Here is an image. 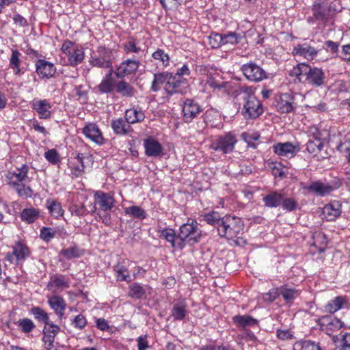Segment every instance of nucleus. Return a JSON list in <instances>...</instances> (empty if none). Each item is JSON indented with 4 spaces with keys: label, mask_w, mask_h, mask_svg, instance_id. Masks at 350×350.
<instances>
[{
    "label": "nucleus",
    "mask_w": 350,
    "mask_h": 350,
    "mask_svg": "<svg viewBox=\"0 0 350 350\" xmlns=\"http://www.w3.org/2000/svg\"><path fill=\"white\" fill-rule=\"evenodd\" d=\"M207 224L216 227L220 237L232 239L243 230L241 218L230 215L221 216L218 212L212 211L204 215Z\"/></svg>",
    "instance_id": "nucleus-1"
},
{
    "label": "nucleus",
    "mask_w": 350,
    "mask_h": 350,
    "mask_svg": "<svg viewBox=\"0 0 350 350\" xmlns=\"http://www.w3.org/2000/svg\"><path fill=\"white\" fill-rule=\"evenodd\" d=\"M292 77H296L299 82L308 83L314 87L324 84L325 72L319 68L311 66L307 64H298L290 72Z\"/></svg>",
    "instance_id": "nucleus-2"
},
{
    "label": "nucleus",
    "mask_w": 350,
    "mask_h": 350,
    "mask_svg": "<svg viewBox=\"0 0 350 350\" xmlns=\"http://www.w3.org/2000/svg\"><path fill=\"white\" fill-rule=\"evenodd\" d=\"M237 92L238 94L243 95L245 100L242 110L245 118L255 119L259 117L263 112V108L260 101L254 95L252 88L242 86Z\"/></svg>",
    "instance_id": "nucleus-3"
},
{
    "label": "nucleus",
    "mask_w": 350,
    "mask_h": 350,
    "mask_svg": "<svg viewBox=\"0 0 350 350\" xmlns=\"http://www.w3.org/2000/svg\"><path fill=\"white\" fill-rule=\"evenodd\" d=\"M179 239L183 241V248L187 243L193 245L200 241L202 232L198 227V223L192 220L191 223L183 224L179 229Z\"/></svg>",
    "instance_id": "nucleus-4"
},
{
    "label": "nucleus",
    "mask_w": 350,
    "mask_h": 350,
    "mask_svg": "<svg viewBox=\"0 0 350 350\" xmlns=\"http://www.w3.org/2000/svg\"><path fill=\"white\" fill-rule=\"evenodd\" d=\"M237 142V139L234 134L226 133L224 135L217 136L211 144L210 148L221 152L223 154H227L233 151Z\"/></svg>",
    "instance_id": "nucleus-5"
},
{
    "label": "nucleus",
    "mask_w": 350,
    "mask_h": 350,
    "mask_svg": "<svg viewBox=\"0 0 350 350\" xmlns=\"http://www.w3.org/2000/svg\"><path fill=\"white\" fill-rule=\"evenodd\" d=\"M189 87L187 79L180 77H176L173 73L169 72L167 82L164 86L167 94H184Z\"/></svg>",
    "instance_id": "nucleus-6"
},
{
    "label": "nucleus",
    "mask_w": 350,
    "mask_h": 350,
    "mask_svg": "<svg viewBox=\"0 0 350 350\" xmlns=\"http://www.w3.org/2000/svg\"><path fill=\"white\" fill-rule=\"evenodd\" d=\"M92 66L101 68H110L112 65V51L103 46H99L96 53L90 58Z\"/></svg>",
    "instance_id": "nucleus-7"
},
{
    "label": "nucleus",
    "mask_w": 350,
    "mask_h": 350,
    "mask_svg": "<svg viewBox=\"0 0 350 350\" xmlns=\"http://www.w3.org/2000/svg\"><path fill=\"white\" fill-rule=\"evenodd\" d=\"M30 255V251L28 247L22 241H17L13 246L12 253L8 252L5 255L7 260L16 265L19 262L25 260Z\"/></svg>",
    "instance_id": "nucleus-8"
},
{
    "label": "nucleus",
    "mask_w": 350,
    "mask_h": 350,
    "mask_svg": "<svg viewBox=\"0 0 350 350\" xmlns=\"http://www.w3.org/2000/svg\"><path fill=\"white\" fill-rule=\"evenodd\" d=\"M241 70L245 77L251 81L259 82L267 78V72L255 63L243 64Z\"/></svg>",
    "instance_id": "nucleus-9"
},
{
    "label": "nucleus",
    "mask_w": 350,
    "mask_h": 350,
    "mask_svg": "<svg viewBox=\"0 0 350 350\" xmlns=\"http://www.w3.org/2000/svg\"><path fill=\"white\" fill-rule=\"evenodd\" d=\"M94 204L92 209V212L96 210V205H98L100 208L104 212H107L111 210L114 206L115 200L109 193H105L102 191H97L94 195Z\"/></svg>",
    "instance_id": "nucleus-10"
},
{
    "label": "nucleus",
    "mask_w": 350,
    "mask_h": 350,
    "mask_svg": "<svg viewBox=\"0 0 350 350\" xmlns=\"http://www.w3.org/2000/svg\"><path fill=\"white\" fill-rule=\"evenodd\" d=\"M202 111V107L194 100L187 98L184 102L183 113L185 122H191Z\"/></svg>",
    "instance_id": "nucleus-11"
},
{
    "label": "nucleus",
    "mask_w": 350,
    "mask_h": 350,
    "mask_svg": "<svg viewBox=\"0 0 350 350\" xmlns=\"http://www.w3.org/2000/svg\"><path fill=\"white\" fill-rule=\"evenodd\" d=\"M139 62L137 60L127 59L120 64L115 71V75L118 78L122 79L127 75L135 73L139 66Z\"/></svg>",
    "instance_id": "nucleus-12"
},
{
    "label": "nucleus",
    "mask_w": 350,
    "mask_h": 350,
    "mask_svg": "<svg viewBox=\"0 0 350 350\" xmlns=\"http://www.w3.org/2000/svg\"><path fill=\"white\" fill-rule=\"evenodd\" d=\"M295 98L290 92L281 94L277 100L276 108L278 111L282 113L291 112L295 107L293 106Z\"/></svg>",
    "instance_id": "nucleus-13"
},
{
    "label": "nucleus",
    "mask_w": 350,
    "mask_h": 350,
    "mask_svg": "<svg viewBox=\"0 0 350 350\" xmlns=\"http://www.w3.org/2000/svg\"><path fill=\"white\" fill-rule=\"evenodd\" d=\"M36 66V72L42 79H49L53 77L56 72L54 65L44 59H38Z\"/></svg>",
    "instance_id": "nucleus-14"
},
{
    "label": "nucleus",
    "mask_w": 350,
    "mask_h": 350,
    "mask_svg": "<svg viewBox=\"0 0 350 350\" xmlns=\"http://www.w3.org/2000/svg\"><path fill=\"white\" fill-rule=\"evenodd\" d=\"M145 153L148 157H158L163 155L161 144L152 137L144 140Z\"/></svg>",
    "instance_id": "nucleus-15"
},
{
    "label": "nucleus",
    "mask_w": 350,
    "mask_h": 350,
    "mask_svg": "<svg viewBox=\"0 0 350 350\" xmlns=\"http://www.w3.org/2000/svg\"><path fill=\"white\" fill-rule=\"evenodd\" d=\"M31 107L38 112L40 118L48 119L51 116L50 111L51 105L46 100L33 99L31 102Z\"/></svg>",
    "instance_id": "nucleus-16"
},
{
    "label": "nucleus",
    "mask_w": 350,
    "mask_h": 350,
    "mask_svg": "<svg viewBox=\"0 0 350 350\" xmlns=\"http://www.w3.org/2000/svg\"><path fill=\"white\" fill-rule=\"evenodd\" d=\"M273 152L279 156L292 157L299 150L290 142L278 143L273 146Z\"/></svg>",
    "instance_id": "nucleus-17"
},
{
    "label": "nucleus",
    "mask_w": 350,
    "mask_h": 350,
    "mask_svg": "<svg viewBox=\"0 0 350 350\" xmlns=\"http://www.w3.org/2000/svg\"><path fill=\"white\" fill-rule=\"evenodd\" d=\"M341 203L338 201H333L326 204L323 208V214L327 221H333L339 217L342 213Z\"/></svg>",
    "instance_id": "nucleus-18"
},
{
    "label": "nucleus",
    "mask_w": 350,
    "mask_h": 350,
    "mask_svg": "<svg viewBox=\"0 0 350 350\" xmlns=\"http://www.w3.org/2000/svg\"><path fill=\"white\" fill-rule=\"evenodd\" d=\"M29 167L27 165H23L21 168L14 172H8L7 178L9 180V184L15 185L25 180L27 178Z\"/></svg>",
    "instance_id": "nucleus-19"
},
{
    "label": "nucleus",
    "mask_w": 350,
    "mask_h": 350,
    "mask_svg": "<svg viewBox=\"0 0 350 350\" xmlns=\"http://www.w3.org/2000/svg\"><path fill=\"white\" fill-rule=\"evenodd\" d=\"M83 134L86 137L98 144L103 143V137L98 127L94 124H88L83 129Z\"/></svg>",
    "instance_id": "nucleus-20"
},
{
    "label": "nucleus",
    "mask_w": 350,
    "mask_h": 350,
    "mask_svg": "<svg viewBox=\"0 0 350 350\" xmlns=\"http://www.w3.org/2000/svg\"><path fill=\"white\" fill-rule=\"evenodd\" d=\"M48 303L50 307L54 310L55 314L61 320L64 314V311L66 306V304L64 299L62 297L54 295L49 299Z\"/></svg>",
    "instance_id": "nucleus-21"
},
{
    "label": "nucleus",
    "mask_w": 350,
    "mask_h": 350,
    "mask_svg": "<svg viewBox=\"0 0 350 350\" xmlns=\"http://www.w3.org/2000/svg\"><path fill=\"white\" fill-rule=\"evenodd\" d=\"M318 51L313 46L304 43L295 46L293 53L302 56L308 59H312L317 55Z\"/></svg>",
    "instance_id": "nucleus-22"
},
{
    "label": "nucleus",
    "mask_w": 350,
    "mask_h": 350,
    "mask_svg": "<svg viewBox=\"0 0 350 350\" xmlns=\"http://www.w3.org/2000/svg\"><path fill=\"white\" fill-rule=\"evenodd\" d=\"M304 188L310 193L321 196L329 194L332 191V187L319 181L312 182L310 185L304 187Z\"/></svg>",
    "instance_id": "nucleus-23"
},
{
    "label": "nucleus",
    "mask_w": 350,
    "mask_h": 350,
    "mask_svg": "<svg viewBox=\"0 0 350 350\" xmlns=\"http://www.w3.org/2000/svg\"><path fill=\"white\" fill-rule=\"evenodd\" d=\"M332 5L327 3H318L312 7L313 16L319 21H324L330 15Z\"/></svg>",
    "instance_id": "nucleus-24"
},
{
    "label": "nucleus",
    "mask_w": 350,
    "mask_h": 350,
    "mask_svg": "<svg viewBox=\"0 0 350 350\" xmlns=\"http://www.w3.org/2000/svg\"><path fill=\"white\" fill-rule=\"evenodd\" d=\"M161 237L170 242L173 248L183 249V241L180 240L178 234L176 236V233L172 229H165L161 232Z\"/></svg>",
    "instance_id": "nucleus-25"
},
{
    "label": "nucleus",
    "mask_w": 350,
    "mask_h": 350,
    "mask_svg": "<svg viewBox=\"0 0 350 350\" xmlns=\"http://www.w3.org/2000/svg\"><path fill=\"white\" fill-rule=\"evenodd\" d=\"M111 124L113 131L116 135H127L131 130V126L122 118L112 120Z\"/></svg>",
    "instance_id": "nucleus-26"
},
{
    "label": "nucleus",
    "mask_w": 350,
    "mask_h": 350,
    "mask_svg": "<svg viewBox=\"0 0 350 350\" xmlns=\"http://www.w3.org/2000/svg\"><path fill=\"white\" fill-rule=\"evenodd\" d=\"M283 200V195L276 191H273L263 197L262 201L265 205L269 208L278 207Z\"/></svg>",
    "instance_id": "nucleus-27"
},
{
    "label": "nucleus",
    "mask_w": 350,
    "mask_h": 350,
    "mask_svg": "<svg viewBox=\"0 0 350 350\" xmlns=\"http://www.w3.org/2000/svg\"><path fill=\"white\" fill-rule=\"evenodd\" d=\"M322 320L323 321L322 326H325V329L327 334L329 335H331L332 332L338 330L343 325L342 322L336 318L323 317Z\"/></svg>",
    "instance_id": "nucleus-28"
},
{
    "label": "nucleus",
    "mask_w": 350,
    "mask_h": 350,
    "mask_svg": "<svg viewBox=\"0 0 350 350\" xmlns=\"http://www.w3.org/2000/svg\"><path fill=\"white\" fill-rule=\"evenodd\" d=\"M116 92L125 97H132L135 93V88L125 81H120L116 85Z\"/></svg>",
    "instance_id": "nucleus-29"
},
{
    "label": "nucleus",
    "mask_w": 350,
    "mask_h": 350,
    "mask_svg": "<svg viewBox=\"0 0 350 350\" xmlns=\"http://www.w3.org/2000/svg\"><path fill=\"white\" fill-rule=\"evenodd\" d=\"M168 75V72L155 73L154 75V79L151 85V90L154 92L159 91L161 85H166V83L167 82Z\"/></svg>",
    "instance_id": "nucleus-30"
},
{
    "label": "nucleus",
    "mask_w": 350,
    "mask_h": 350,
    "mask_svg": "<svg viewBox=\"0 0 350 350\" xmlns=\"http://www.w3.org/2000/svg\"><path fill=\"white\" fill-rule=\"evenodd\" d=\"M279 294H280L286 302L294 300L299 295V291L295 288H290L287 285H284L278 288Z\"/></svg>",
    "instance_id": "nucleus-31"
},
{
    "label": "nucleus",
    "mask_w": 350,
    "mask_h": 350,
    "mask_svg": "<svg viewBox=\"0 0 350 350\" xmlns=\"http://www.w3.org/2000/svg\"><path fill=\"white\" fill-rule=\"evenodd\" d=\"M233 322L240 327L253 326L257 324L258 321L249 315H237L233 317Z\"/></svg>",
    "instance_id": "nucleus-32"
},
{
    "label": "nucleus",
    "mask_w": 350,
    "mask_h": 350,
    "mask_svg": "<svg viewBox=\"0 0 350 350\" xmlns=\"http://www.w3.org/2000/svg\"><path fill=\"white\" fill-rule=\"evenodd\" d=\"M323 146L324 144L321 139L314 138V139L308 140L306 144V150L314 157H318V153L321 151Z\"/></svg>",
    "instance_id": "nucleus-33"
},
{
    "label": "nucleus",
    "mask_w": 350,
    "mask_h": 350,
    "mask_svg": "<svg viewBox=\"0 0 350 350\" xmlns=\"http://www.w3.org/2000/svg\"><path fill=\"white\" fill-rule=\"evenodd\" d=\"M187 314L186 305L184 303H176L173 306L172 317L174 321L183 320Z\"/></svg>",
    "instance_id": "nucleus-34"
},
{
    "label": "nucleus",
    "mask_w": 350,
    "mask_h": 350,
    "mask_svg": "<svg viewBox=\"0 0 350 350\" xmlns=\"http://www.w3.org/2000/svg\"><path fill=\"white\" fill-rule=\"evenodd\" d=\"M114 271L116 273L117 278L120 281L131 282L133 278L127 268L121 264H118L114 267Z\"/></svg>",
    "instance_id": "nucleus-35"
},
{
    "label": "nucleus",
    "mask_w": 350,
    "mask_h": 350,
    "mask_svg": "<svg viewBox=\"0 0 350 350\" xmlns=\"http://www.w3.org/2000/svg\"><path fill=\"white\" fill-rule=\"evenodd\" d=\"M40 215V211L34 208H25L21 213V219L29 224L33 223Z\"/></svg>",
    "instance_id": "nucleus-36"
},
{
    "label": "nucleus",
    "mask_w": 350,
    "mask_h": 350,
    "mask_svg": "<svg viewBox=\"0 0 350 350\" xmlns=\"http://www.w3.org/2000/svg\"><path fill=\"white\" fill-rule=\"evenodd\" d=\"M47 208L51 214L55 218L62 217L64 215V210L61 204L55 200H49L46 202Z\"/></svg>",
    "instance_id": "nucleus-37"
},
{
    "label": "nucleus",
    "mask_w": 350,
    "mask_h": 350,
    "mask_svg": "<svg viewBox=\"0 0 350 350\" xmlns=\"http://www.w3.org/2000/svg\"><path fill=\"white\" fill-rule=\"evenodd\" d=\"M68 57L70 64L77 66L83 60L84 53L82 49H76L73 52H68Z\"/></svg>",
    "instance_id": "nucleus-38"
},
{
    "label": "nucleus",
    "mask_w": 350,
    "mask_h": 350,
    "mask_svg": "<svg viewBox=\"0 0 350 350\" xmlns=\"http://www.w3.org/2000/svg\"><path fill=\"white\" fill-rule=\"evenodd\" d=\"M30 312L38 321L44 323V325L50 322L47 312L38 306L31 308Z\"/></svg>",
    "instance_id": "nucleus-39"
},
{
    "label": "nucleus",
    "mask_w": 350,
    "mask_h": 350,
    "mask_svg": "<svg viewBox=\"0 0 350 350\" xmlns=\"http://www.w3.org/2000/svg\"><path fill=\"white\" fill-rule=\"evenodd\" d=\"M145 290L138 283H133L129 286V295L135 299H141L145 295Z\"/></svg>",
    "instance_id": "nucleus-40"
},
{
    "label": "nucleus",
    "mask_w": 350,
    "mask_h": 350,
    "mask_svg": "<svg viewBox=\"0 0 350 350\" xmlns=\"http://www.w3.org/2000/svg\"><path fill=\"white\" fill-rule=\"evenodd\" d=\"M125 213L133 217L144 219L146 217V213L144 209L137 206H131L125 209Z\"/></svg>",
    "instance_id": "nucleus-41"
},
{
    "label": "nucleus",
    "mask_w": 350,
    "mask_h": 350,
    "mask_svg": "<svg viewBox=\"0 0 350 350\" xmlns=\"http://www.w3.org/2000/svg\"><path fill=\"white\" fill-rule=\"evenodd\" d=\"M49 288L55 287L56 288H64L68 287V282L65 280L64 276L54 275L51 278V280L48 284Z\"/></svg>",
    "instance_id": "nucleus-42"
},
{
    "label": "nucleus",
    "mask_w": 350,
    "mask_h": 350,
    "mask_svg": "<svg viewBox=\"0 0 350 350\" xmlns=\"http://www.w3.org/2000/svg\"><path fill=\"white\" fill-rule=\"evenodd\" d=\"M343 304V299L341 297H337L325 306V310L329 313H334L341 308Z\"/></svg>",
    "instance_id": "nucleus-43"
},
{
    "label": "nucleus",
    "mask_w": 350,
    "mask_h": 350,
    "mask_svg": "<svg viewBox=\"0 0 350 350\" xmlns=\"http://www.w3.org/2000/svg\"><path fill=\"white\" fill-rule=\"evenodd\" d=\"M18 325L24 333H29L35 328L34 323L29 319L24 318L18 321Z\"/></svg>",
    "instance_id": "nucleus-44"
},
{
    "label": "nucleus",
    "mask_w": 350,
    "mask_h": 350,
    "mask_svg": "<svg viewBox=\"0 0 350 350\" xmlns=\"http://www.w3.org/2000/svg\"><path fill=\"white\" fill-rule=\"evenodd\" d=\"M208 44L213 49H217L224 44L222 35L217 33H212L208 36Z\"/></svg>",
    "instance_id": "nucleus-45"
},
{
    "label": "nucleus",
    "mask_w": 350,
    "mask_h": 350,
    "mask_svg": "<svg viewBox=\"0 0 350 350\" xmlns=\"http://www.w3.org/2000/svg\"><path fill=\"white\" fill-rule=\"evenodd\" d=\"M60 254L62 256H63L64 258H66V259H71V258H78L81 255L78 247H76V246L62 250L60 252Z\"/></svg>",
    "instance_id": "nucleus-46"
},
{
    "label": "nucleus",
    "mask_w": 350,
    "mask_h": 350,
    "mask_svg": "<svg viewBox=\"0 0 350 350\" xmlns=\"http://www.w3.org/2000/svg\"><path fill=\"white\" fill-rule=\"evenodd\" d=\"M60 328L58 325H56L51 322H49L47 324L44 325L43 335H50L52 337L55 338Z\"/></svg>",
    "instance_id": "nucleus-47"
},
{
    "label": "nucleus",
    "mask_w": 350,
    "mask_h": 350,
    "mask_svg": "<svg viewBox=\"0 0 350 350\" xmlns=\"http://www.w3.org/2000/svg\"><path fill=\"white\" fill-rule=\"evenodd\" d=\"M217 77H219V75L217 73H213L206 79V84L213 90H221L224 88V85L217 79Z\"/></svg>",
    "instance_id": "nucleus-48"
},
{
    "label": "nucleus",
    "mask_w": 350,
    "mask_h": 350,
    "mask_svg": "<svg viewBox=\"0 0 350 350\" xmlns=\"http://www.w3.org/2000/svg\"><path fill=\"white\" fill-rule=\"evenodd\" d=\"M70 211L72 215L82 217L88 213V211L83 204H74L70 206Z\"/></svg>",
    "instance_id": "nucleus-49"
},
{
    "label": "nucleus",
    "mask_w": 350,
    "mask_h": 350,
    "mask_svg": "<svg viewBox=\"0 0 350 350\" xmlns=\"http://www.w3.org/2000/svg\"><path fill=\"white\" fill-rule=\"evenodd\" d=\"M13 186L20 196L25 198L31 196L32 190L29 187H25L23 184L20 183Z\"/></svg>",
    "instance_id": "nucleus-50"
},
{
    "label": "nucleus",
    "mask_w": 350,
    "mask_h": 350,
    "mask_svg": "<svg viewBox=\"0 0 350 350\" xmlns=\"http://www.w3.org/2000/svg\"><path fill=\"white\" fill-rule=\"evenodd\" d=\"M301 347V350H321L319 345L310 340L301 341L297 343Z\"/></svg>",
    "instance_id": "nucleus-51"
},
{
    "label": "nucleus",
    "mask_w": 350,
    "mask_h": 350,
    "mask_svg": "<svg viewBox=\"0 0 350 350\" xmlns=\"http://www.w3.org/2000/svg\"><path fill=\"white\" fill-rule=\"evenodd\" d=\"M44 157L52 164H56L59 161V157L55 149L48 150L44 153Z\"/></svg>",
    "instance_id": "nucleus-52"
},
{
    "label": "nucleus",
    "mask_w": 350,
    "mask_h": 350,
    "mask_svg": "<svg viewBox=\"0 0 350 350\" xmlns=\"http://www.w3.org/2000/svg\"><path fill=\"white\" fill-rule=\"evenodd\" d=\"M152 57L154 59L161 60L165 66H167L170 60L168 54L165 53L163 50L157 49L152 53Z\"/></svg>",
    "instance_id": "nucleus-53"
},
{
    "label": "nucleus",
    "mask_w": 350,
    "mask_h": 350,
    "mask_svg": "<svg viewBox=\"0 0 350 350\" xmlns=\"http://www.w3.org/2000/svg\"><path fill=\"white\" fill-rule=\"evenodd\" d=\"M113 81L107 80H102L101 83L98 85V90L100 93H109L113 90Z\"/></svg>",
    "instance_id": "nucleus-54"
},
{
    "label": "nucleus",
    "mask_w": 350,
    "mask_h": 350,
    "mask_svg": "<svg viewBox=\"0 0 350 350\" xmlns=\"http://www.w3.org/2000/svg\"><path fill=\"white\" fill-rule=\"evenodd\" d=\"M282 202V208L288 211H294L297 206V201L293 198H283Z\"/></svg>",
    "instance_id": "nucleus-55"
},
{
    "label": "nucleus",
    "mask_w": 350,
    "mask_h": 350,
    "mask_svg": "<svg viewBox=\"0 0 350 350\" xmlns=\"http://www.w3.org/2000/svg\"><path fill=\"white\" fill-rule=\"evenodd\" d=\"M337 149L341 153L344 154V157L348 159L350 162V142H345L340 143L338 146Z\"/></svg>",
    "instance_id": "nucleus-56"
},
{
    "label": "nucleus",
    "mask_w": 350,
    "mask_h": 350,
    "mask_svg": "<svg viewBox=\"0 0 350 350\" xmlns=\"http://www.w3.org/2000/svg\"><path fill=\"white\" fill-rule=\"evenodd\" d=\"M55 235V231L51 228L44 227L40 230V237L46 241H49L51 239H53Z\"/></svg>",
    "instance_id": "nucleus-57"
},
{
    "label": "nucleus",
    "mask_w": 350,
    "mask_h": 350,
    "mask_svg": "<svg viewBox=\"0 0 350 350\" xmlns=\"http://www.w3.org/2000/svg\"><path fill=\"white\" fill-rule=\"evenodd\" d=\"M87 324V320L85 317L82 314H79L75 317L72 321V325L75 327L79 329H82L85 327Z\"/></svg>",
    "instance_id": "nucleus-58"
},
{
    "label": "nucleus",
    "mask_w": 350,
    "mask_h": 350,
    "mask_svg": "<svg viewBox=\"0 0 350 350\" xmlns=\"http://www.w3.org/2000/svg\"><path fill=\"white\" fill-rule=\"evenodd\" d=\"M224 44L230 43L232 44L238 43L239 35L234 32H230L228 34L222 35Z\"/></svg>",
    "instance_id": "nucleus-59"
},
{
    "label": "nucleus",
    "mask_w": 350,
    "mask_h": 350,
    "mask_svg": "<svg viewBox=\"0 0 350 350\" xmlns=\"http://www.w3.org/2000/svg\"><path fill=\"white\" fill-rule=\"evenodd\" d=\"M137 114V110L135 109H129L125 111V120L126 122L130 124H134L137 122V119H135Z\"/></svg>",
    "instance_id": "nucleus-60"
},
{
    "label": "nucleus",
    "mask_w": 350,
    "mask_h": 350,
    "mask_svg": "<svg viewBox=\"0 0 350 350\" xmlns=\"http://www.w3.org/2000/svg\"><path fill=\"white\" fill-rule=\"evenodd\" d=\"M244 139L248 144L249 146L256 148V146L252 143V141H257L260 138V135L255 133L252 134L244 133Z\"/></svg>",
    "instance_id": "nucleus-61"
},
{
    "label": "nucleus",
    "mask_w": 350,
    "mask_h": 350,
    "mask_svg": "<svg viewBox=\"0 0 350 350\" xmlns=\"http://www.w3.org/2000/svg\"><path fill=\"white\" fill-rule=\"evenodd\" d=\"M138 350H146L149 348L146 335L140 336L137 339Z\"/></svg>",
    "instance_id": "nucleus-62"
},
{
    "label": "nucleus",
    "mask_w": 350,
    "mask_h": 350,
    "mask_svg": "<svg viewBox=\"0 0 350 350\" xmlns=\"http://www.w3.org/2000/svg\"><path fill=\"white\" fill-rule=\"evenodd\" d=\"M21 53L17 50H13L12 52V56L10 58V64L14 66L15 68H18L20 64L19 56Z\"/></svg>",
    "instance_id": "nucleus-63"
},
{
    "label": "nucleus",
    "mask_w": 350,
    "mask_h": 350,
    "mask_svg": "<svg viewBox=\"0 0 350 350\" xmlns=\"http://www.w3.org/2000/svg\"><path fill=\"white\" fill-rule=\"evenodd\" d=\"M54 340L55 338L50 335H43L42 340L44 342L46 349L51 350L53 348Z\"/></svg>",
    "instance_id": "nucleus-64"
}]
</instances>
